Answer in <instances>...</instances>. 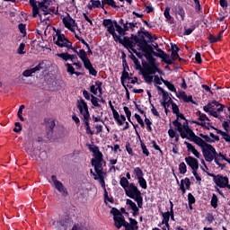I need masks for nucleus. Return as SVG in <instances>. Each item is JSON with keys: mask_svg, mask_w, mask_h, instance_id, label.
Masks as SVG:
<instances>
[{"mask_svg": "<svg viewBox=\"0 0 230 230\" xmlns=\"http://www.w3.org/2000/svg\"><path fill=\"white\" fill-rule=\"evenodd\" d=\"M172 125H173V127L176 128V130L179 132L181 139H188L190 137V136H191L192 134L195 133V132H193V129L190 128L188 120H186L182 124L180 121H178L177 119H175L172 121Z\"/></svg>", "mask_w": 230, "mask_h": 230, "instance_id": "f257e3e1", "label": "nucleus"}, {"mask_svg": "<svg viewBox=\"0 0 230 230\" xmlns=\"http://www.w3.org/2000/svg\"><path fill=\"white\" fill-rule=\"evenodd\" d=\"M81 116L82 120L84 121L86 128L91 127L89 124V120L91 119V113H89V106L87 105V102L84 100V98H80L77 100V105H76Z\"/></svg>", "mask_w": 230, "mask_h": 230, "instance_id": "f03ea898", "label": "nucleus"}, {"mask_svg": "<svg viewBox=\"0 0 230 230\" xmlns=\"http://www.w3.org/2000/svg\"><path fill=\"white\" fill-rule=\"evenodd\" d=\"M145 58L148 62H142V66L146 73H149V75H155L156 73L163 75V70H160L159 67H157L155 65V58L151 56H145Z\"/></svg>", "mask_w": 230, "mask_h": 230, "instance_id": "7ed1b4c3", "label": "nucleus"}, {"mask_svg": "<svg viewBox=\"0 0 230 230\" xmlns=\"http://www.w3.org/2000/svg\"><path fill=\"white\" fill-rule=\"evenodd\" d=\"M202 154L205 161L207 163H213L215 162V158L218 157V153L217 152V149L211 144H208L206 147L202 149Z\"/></svg>", "mask_w": 230, "mask_h": 230, "instance_id": "20e7f679", "label": "nucleus"}, {"mask_svg": "<svg viewBox=\"0 0 230 230\" xmlns=\"http://www.w3.org/2000/svg\"><path fill=\"white\" fill-rule=\"evenodd\" d=\"M56 35L58 37L55 41L56 46H58V48H66L67 49L72 48L73 42L69 41V40L66 38V35L61 33L60 30L56 31Z\"/></svg>", "mask_w": 230, "mask_h": 230, "instance_id": "39448f33", "label": "nucleus"}, {"mask_svg": "<svg viewBox=\"0 0 230 230\" xmlns=\"http://www.w3.org/2000/svg\"><path fill=\"white\" fill-rule=\"evenodd\" d=\"M103 164H106V162L103 161V156L92 158L91 164L93 166L94 172L97 175H106L105 172H103Z\"/></svg>", "mask_w": 230, "mask_h": 230, "instance_id": "423d86ee", "label": "nucleus"}, {"mask_svg": "<svg viewBox=\"0 0 230 230\" xmlns=\"http://www.w3.org/2000/svg\"><path fill=\"white\" fill-rule=\"evenodd\" d=\"M44 126L46 128L47 139H49V140L53 139L55 127H57V124L55 123V119L52 118H45L44 119Z\"/></svg>", "mask_w": 230, "mask_h": 230, "instance_id": "0eeeda50", "label": "nucleus"}, {"mask_svg": "<svg viewBox=\"0 0 230 230\" xmlns=\"http://www.w3.org/2000/svg\"><path fill=\"white\" fill-rule=\"evenodd\" d=\"M207 175H208V177H212L213 181L219 188H226L227 184H229V178H227V176H224L222 174L215 175L214 173H211L209 172H207Z\"/></svg>", "mask_w": 230, "mask_h": 230, "instance_id": "6e6552de", "label": "nucleus"}, {"mask_svg": "<svg viewBox=\"0 0 230 230\" xmlns=\"http://www.w3.org/2000/svg\"><path fill=\"white\" fill-rule=\"evenodd\" d=\"M128 197H129V199H134L138 208H143V196H141V190H139L138 188L131 187V190L128 193Z\"/></svg>", "mask_w": 230, "mask_h": 230, "instance_id": "1a4fd4ad", "label": "nucleus"}, {"mask_svg": "<svg viewBox=\"0 0 230 230\" xmlns=\"http://www.w3.org/2000/svg\"><path fill=\"white\" fill-rule=\"evenodd\" d=\"M51 179L56 190L61 193L62 197H67L69 195L67 189L64 187V183L57 179V175H52Z\"/></svg>", "mask_w": 230, "mask_h": 230, "instance_id": "9d476101", "label": "nucleus"}, {"mask_svg": "<svg viewBox=\"0 0 230 230\" xmlns=\"http://www.w3.org/2000/svg\"><path fill=\"white\" fill-rule=\"evenodd\" d=\"M63 24L65 28H67L72 33H75V29H77V31H80V29L78 28V23H76V21L73 19L71 16L68 15V17L63 18ZM74 27V28H73Z\"/></svg>", "mask_w": 230, "mask_h": 230, "instance_id": "9b49d317", "label": "nucleus"}, {"mask_svg": "<svg viewBox=\"0 0 230 230\" xmlns=\"http://www.w3.org/2000/svg\"><path fill=\"white\" fill-rule=\"evenodd\" d=\"M137 46L141 49L142 53H146L147 49L150 48V44H148V40L145 39V34H137Z\"/></svg>", "mask_w": 230, "mask_h": 230, "instance_id": "f8f14e48", "label": "nucleus"}, {"mask_svg": "<svg viewBox=\"0 0 230 230\" xmlns=\"http://www.w3.org/2000/svg\"><path fill=\"white\" fill-rule=\"evenodd\" d=\"M44 69V61L40 62L35 67L26 69L22 72V76H25L26 78L30 76H33L35 73H39V71Z\"/></svg>", "mask_w": 230, "mask_h": 230, "instance_id": "ddd939ff", "label": "nucleus"}, {"mask_svg": "<svg viewBox=\"0 0 230 230\" xmlns=\"http://www.w3.org/2000/svg\"><path fill=\"white\" fill-rule=\"evenodd\" d=\"M119 184L121 188H123L127 197H128V194L130 193V190H132V188H137V186H136L134 182L130 183L126 177L120 178Z\"/></svg>", "mask_w": 230, "mask_h": 230, "instance_id": "4468645a", "label": "nucleus"}, {"mask_svg": "<svg viewBox=\"0 0 230 230\" xmlns=\"http://www.w3.org/2000/svg\"><path fill=\"white\" fill-rule=\"evenodd\" d=\"M155 52L154 50V47H152V45H150V48L147 49V51L145 52V57H158V58H160V57H163V55H164L166 57V52H164V50L161 49H156Z\"/></svg>", "mask_w": 230, "mask_h": 230, "instance_id": "2eb2a0df", "label": "nucleus"}, {"mask_svg": "<svg viewBox=\"0 0 230 230\" xmlns=\"http://www.w3.org/2000/svg\"><path fill=\"white\" fill-rule=\"evenodd\" d=\"M187 139L192 143H195V145H198V146H200L201 150L208 145L200 137L195 135V133L190 136Z\"/></svg>", "mask_w": 230, "mask_h": 230, "instance_id": "dca6fc26", "label": "nucleus"}, {"mask_svg": "<svg viewBox=\"0 0 230 230\" xmlns=\"http://www.w3.org/2000/svg\"><path fill=\"white\" fill-rule=\"evenodd\" d=\"M115 42H119V44L123 45L126 49H128L130 46H132V40L128 36H124L123 39H121V36H119L116 40Z\"/></svg>", "mask_w": 230, "mask_h": 230, "instance_id": "f3484780", "label": "nucleus"}, {"mask_svg": "<svg viewBox=\"0 0 230 230\" xmlns=\"http://www.w3.org/2000/svg\"><path fill=\"white\" fill-rule=\"evenodd\" d=\"M185 163L191 170H199V160L193 156L185 157Z\"/></svg>", "mask_w": 230, "mask_h": 230, "instance_id": "a211bd4d", "label": "nucleus"}, {"mask_svg": "<svg viewBox=\"0 0 230 230\" xmlns=\"http://www.w3.org/2000/svg\"><path fill=\"white\" fill-rule=\"evenodd\" d=\"M178 97L182 99L184 103H192L193 105H197V102L193 100V96L186 94V92L184 91H180Z\"/></svg>", "mask_w": 230, "mask_h": 230, "instance_id": "6ab92c4d", "label": "nucleus"}, {"mask_svg": "<svg viewBox=\"0 0 230 230\" xmlns=\"http://www.w3.org/2000/svg\"><path fill=\"white\" fill-rule=\"evenodd\" d=\"M114 226L118 229L120 227H126L127 220H125V217L123 215L119 216L118 217H113Z\"/></svg>", "mask_w": 230, "mask_h": 230, "instance_id": "aec40b11", "label": "nucleus"}, {"mask_svg": "<svg viewBox=\"0 0 230 230\" xmlns=\"http://www.w3.org/2000/svg\"><path fill=\"white\" fill-rule=\"evenodd\" d=\"M129 223L126 221L125 230H138L139 226H137V220L129 217Z\"/></svg>", "mask_w": 230, "mask_h": 230, "instance_id": "412c9836", "label": "nucleus"}, {"mask_svg": "<svg viewBox=\"0 0 230 230\" xmlns=\"http://www.w3.org/2000/svg\"><path fill=\"white\" fill-rule=\"evenodd\" d=\"M29 3L32 8V17H37V15H40L39 13V5H37V0H29Z\"/></svg>", "mask_w": 230, "mask_h": 230, "instance_id": "4be33fe9", "label": "nucleus"}, {"mask_svg": "<svg viewBox=\"0 0 230 230\" xmlns=\"http://www.w3.org/2000/svg\"><path fill=\"white\" fill-rule=\"evenodd\" d=\"M89 150L90 152H93L94 159L103 157V154L100 151V147H98V146H90Z\"/></svg>", "mask_w": 230, "mask_h": 230, "instance_id": "5701e85b", "label": "nucleus"}, {"mask_svg": "<svg viewBox=\"0 0 230 230\" xmlns=\"http://www.w3.org/2000/svg\"><path fill=\"white\" fill-rule=\"evenodd\" d=\"M91 4H87L88 10H94L95 8H101L102 2L100 0H90Z\"/></svg>", "mask_w": 230, "mask_h": 230, "instance_id": "b1692460", "label": "nucleus"}, {"mask_svg": "<svg viewBox=\"0 0 230 230\" xmlns=\"http://www.w3.org/2000/svg\"><path fill=\"white\" fill-rule=\"evenodd\" d=\"M161 81L167 87V89L171 91V93H177V88H175V85L172 84L170 81L164 80L163 77H161Z\"/></svg>", "mask_w": 230, "mask_h": 230, "instance_id": "393cba45", "label": "nucleus"}, {"mask_svg": "<svg viewBox=\"0 0 230 230\" xmlns=\"http://www.w3.org/2000/svg\"><path fill=\"white\" fill-rule=\"evenodd\" d=\"M141 34H144L145 37L148 39L149 42H152V39H153L152 34L148 31L145 30L144 27H140L139 31H137V35H141Z\"/></svg>", "mask_w": 230, "mask_h": 230, "instance_id": "a878e982", "label": "nucleus"}, {"mask_svg": "<svg viewBox=\"0 0 230 230\" xmlns=\"http://www.w3.org/2000/svg\"><path fill=\"white\" fill-rule=\"evenodd\" d=\"M133 174L137 179V181L145 177V172H143V169L140 167H135L133 170Z\"/></svg>", "mask_w": 230, "mask_h": 230, "instance_id": "bb28decb", "label": "nucleus"}, {"mask_svg": "<svg viewBox=\"0 0 230 230\" xmlns=\"http://www.w3.org/2000/svg\"><path fill=\"white\" fill-rule=\"evenodd\" d=\"M142 76L146 82V84H152L154 82V76L150 75V74L145 70L142 71Z\"/></svg>", "mask_w": 230, "mask_h": 230, "instance_id": "cd10ccee", "label": "nucleus"}, {"mask_svg": "<svg viewBox=\"0 0 230 230\" xmlns=\"http://www.w3.org/2000/svg\"><path fill=\"white\" fill-rule=\"evenodd\" d=\"M107 31L108 33H110V35H111L113 37V40H116L119 35H118L116 33V26H114V24L112 25H110L108 28H107Z\"/></svg>", "mask_w": 230, "mask_h": 230, "instance_id": "c85d7f7f", "label": "nucleus"}, {"mask_svg": "<svg viewBox=\"0 0 230 230\" xmlns=\"http://www.w3.org/2000/svg\"><path fill=\"white\" fill-rule=\"evenodd\" d=\"M171 128L168 130V136L169 137H171V139H173L174 137V141L175 143H179V135L177 134V132L172 128V125H170Z\"/></svg>", "mask_w": 230, "mask_h": 230, "instance_id": "c756f323", "label": "nucleus"}, {"mask_svg": "<svg viewBox=\"0 0 230 230\" xmlns=\"http://www.w3.org/2000/svg\"><path fill=\"white\" fill-rule=\"evenodd\" d=\"M161 216L163 219L162 223L158 225V227H161V226H164V224L170 222V215L168 214V212H161Z\"/></svg>", "mask_w": 230, "mask_h": 230, "instance_id": "7c9ffc66", "label": "nucleus"}, {"mask_svg": "<svg viewBox=\"0 0 230 230\" xmlns=\"http://www.w3.org/2000/svg\"><path fill=\"white\" fill-rule=\"evenodd\" d=\"M114 26L119 37H125V35H127V33H125V31H123V27H121L116 20H114Z\"/></svg>", "mask_w": 230, "mask_h": 230, "instance_id": "2f4dec72", "label": "nucleus"}, {"mask_svg": "<svg viewBox=\"0 0 230 230\" xmlns=\"http://www.w3.org/2000/svg\"><path fill=\"white\" fill-rule=\"evenodd\" d=\"M129 58H131V60H133V62L135 64V69H137V71H140V69H142V67H141V63H139V60L137 59V58H136V56L131 53V55L129 56Z\"/></svg>", "mask_w": 230, "mask_h": 230, "instance_id": "473e14b6", "label": "nucleus"}, {"mask_svg": "<svg viewBox=\"0 0 230 230\" xmlns=\"http://www.w3.org/2000/svg\"><path fill=\"white\" fill-rule=\"evenodd\" d=\"M171 49H172V62H175V60H177V58H179V51H181V49H179V47H176V49H173V46H171Z\"/></svg>", "mask_w": 230, "mask_h": 230, "instance_id": "72a5a7b5", "label": "nucleus"}, {"mask_svg": "<svg viewBox=\"0 0 230 230\" xmlns=\"http://www.w3.org/2000/svg\"><path fill=\"white\" fill-rule=\"evenodd\" d=\"M111 111L115 121H117V125H119V127H121L123 125V121H121V119H119V113L116 110H111Z\"/></svg>", "mask_w": 230, "mask_h": 230, "instance_id": "f704fd0d", "label": "nucleus"}, {"mask_svg": "<svg viewBox=\"0 0 230 230\" xmlns=\"http://www.w3.org/2000/svg\"><path fill=\"white\" fill-rule=\"evenodd\" d=\"M160 58H162V62H164L167 66H172L173 64L172 58H170V55L168 54H166V56L162 55Z\"/></svg>", "mask_w": 230, "mask_h": 230, "instance_id": "c9c22d12", "label": "nucleus"}, {"mask_svg": "<svg viewBox=\"0 0 230 230\" xmlns=\"http://www.w3.org/2000/svg\"><path fill=\"white\" fill-rule=\"evenodd\" d=\"M77 56L82 60V62H85V60H88L89 58L87 57V53L85 52V49H81L79 50V53H77Z\"/></svg>", "mask_w": 230, "mask_h": 230, "instance_id": "e433bc0d", "label": "nucleus"}, {"mask_svg": "<svg viewBox=\"0 0 230 230\" xmlns=\"http://www.w3.org/2000/svg\"><path fill=\"white\" fill-rule=\"evenodd\" d=\"M210 206H212L214 209H217V208H218V197H217V194H212Z\"/></svg>", "mask_w": 230, "mask_h": 230, "instance_id": "4c0bfd02", "label": "nucleus"}, {"mask_svg": "<svg viewBox=\"0 0 230 230\" xmlns=\"http://www.w3.org/2000/svg\"><path fill=\"white\" fill-rule=\"evenodd\" d=\"M100 99L94 95H91V103L93 105V107H98L99 109H102V104H100Z\"/></svg>", "mask_w": 230, "mask_h": 230, "instance_id": "58836bf2", "label": "nucleus"}, {"mask_svg": "<svg viewBox=\"0 0 230 230\" xmlns=\"http://www.w3.org/2000/svg\"><path fill=\"white\" fill-rule=\"evenodd\" d=\"M140 146H141L142 154L146 155V157L150 156V151H148V148H146V145L143 143V140H140Z\"/></svg>", "mask_w": 230, "mask_h": 230, "instance_id": "ea45409f", "label": "nucleus"}, {"mask_svg": "<svg viewBox=\"0 0 230 230\" xmlns=\"http://www.w3.org/2000/svg\"><path fill=\"white\" fill-rule=\"evenodd\" d=\"M95 85L97 87V91L99 92V98H102V96H103V89L102 88L103 83H102V81H95Z\"/></svg>", "mask_w": 230, "mask_h": 230, "instance_id": "a19ab883", "label": "nucleus"}, {"mask_svg": "<svg viewBox=\"0 0 230 230\" xmlns=\"http://www.w3.org/2000/svg\"><path fill=\"white\" fill-rule=\"evenodd\" d=\"M97 175H98L99 182L102 188L103 189L104 192L107 191V188L105 187V177L103 176L105 174H97Z\"/></svg>", "mask_w": 230, "mask_h": 230, "instance_id": "79ce46f5", "label": "nucleus"}, {"mask_svg": "<svg viewBox=\"0 0 230 230\" xmlns=\"http://www.w3.org/2000/svg\"><path fill=\"white\" fill-rule=\"evenodd\" d=\"M137 182H138L140 188H142V190H146V188H148V184L146 183V180L145 179V176L138 179Z\"/></svg>", "mask_w": 230, "mask_h": 230, "instance_id": "37998d69", "label": "nucleus"}, {"mask_svg": "<svg viewBox=\"0 0 230 230\" xmlns=\"http://www.w3.org/2000/svg\"><path fill=\"white\" fill-rule=\"evenodd\" d=\"M128 76H129V74L127 72V70H123L122 75L120 76V82L123 87H125V82H127V78H128Z\"/></svg>", "mask_w": 230, "mask_h": 230, "instance_id": "c03bdc74", "label": "nucleus"}, {"mask_svg": "<svg viewBox=\"0 0 230 230\" xmlns=\"http://www.w3.org/2000/svg\"><path fill=\"white\" fill-rule=\"evenodd\" d=\"M177 13L181 16V21H184V17H186V12L182 6L179 5L177 7Z\"/></svg>", "mask_w": 230, "mask_h": 230, "instance_id": "a18cd8bd", "label": "nucleus"}, {"mask_svg": "<svg viewBox=\"0 0 230 230\" xmlns=\"http://www.w3.org/2000/svg\"><path fill=\"white\" fill-rule=\"evenodd\" d=\"M179 172H180V173H181V175H184V173H186V172H188V166H186V164L184 162H181L179 164Z\"/></svg>", "mask_w": 230, "mask_h": 230, "instance_id": "49530a36", "label": "nucleus"}, {"mask_svg": "<svg viewBox=\"0 0 230 230\" xmlns=\"http://www.w3.org/2000/svg\"><path fill=\"white\" fill-rule=\"evenodd\" d=\"M57 57H58L59 58H62V60H65V62H67V60H70V54L67 52L58 53Z\"/></svg>", "mask_w": 230, "mask_h": 230, "instance_id": "de8ad7c7", "label": "nucleus"}, {"mask_svg": "<svg viewBox=\"0 0 230 230\" xmlns=\"http://www.w3.org/2000/svg\"><path fill=\"white\" fill-rule=\"evenodd\" d=\"M37 6L39 10L48 9L49 6L48 5L46 0H42L41 2H37Z\"/></svg>", "mask_w": 230, "mask_h": 230, "instance_id": "09e8293b", "label": "nucleus"}, {"mask_svg": "<svg viewBox=\"0 0 230 230\" xmlns=\"http://www.w3.org/2000/svg\"><path fill=\"white\" fill-rule=\"evenodd\" d=\"M126 204L127 206H129L130 209H132V211L138 209L139 208H137V205H136V203L134 201H132V199H127L126 200Z\"/></svg>", "mask_w": 230, "mask_h": 230, "instance_id": "8fccbe9b", "label": "nucleus"}, {"mask_svg": "<svg viewBox=\"0 0 230 230\" xmlns=\"http://www.w3.org/2000/svg\"><path fill=\"white\" fill-rule=\"evenodd\" d=\"M104 202L107 205V202H110L111 204H114V198L109 197V192L107 190L104 191Z\"/></svg>", "mask_w": 230, "mask_h": 230, "instance_id": "3c124183", "label": "nucleus"}, {"mask_svg": "<svg viewBox=\"0 0 230 230\" xmlns=\"http://www.w3.org/2000/svg\"><path fill=\"white\" fill-rule=\"evenodd\" d=\"M212 103H214V105L216 106V107H219L218 109H217V112H223L224 111V109H226V105H224V104H222V103H220V102H217V101H212Z\"/></svg>", "mask_w": 230, "mask_h": 230, "instance_id": "603ef678", "label": "nucleus"}, {"mask_svg": "<svg viewBox=\"0 0 230 230\" xmlns=\"http://www.w3.org/2000/svg\"><path fill=\"white\" fill-rule=\"evenodd\" d=\"M145 123L146 125V130L147 132H152L154 129L152 128V121H150V119L146 118V115L145 117Z\"/></svg>", "mask_w": 230, "mask_h": 230, "instance_id": "864d4df0", "label": "nucleus"}, {"mask_svg": "<svg viewBox=\"0 0 230 230\" xmlns=\"http://www.w3.org/2000/svg\"><path fill=\"white\" fill-rule=\"evenodd\" d=\"M151 143L153 144V148H155V150H157L159 152V155L163 156L164 155L163 150L161 149L159 145H157V142H155V140H151Z\"/></svg>", "mask_w": 230, "mask_h": 230, "instance_id": "5fc2aeb1", "label": "nucleus"}, {"mask_svg": "<svg viewBox=\"0 0 230 230\" xmlns=\"http://www.w3.org/2000/svg\"><path fill=\"white\" fill-rule=\"evenodd\" d=\"M111 214L113 215V218H116V217H121V212L116 208H111Z\"/></svg>", "mask_w": 230, "mask_h": 230, "instance_id": "6e6d98bb", "label": "nucleus"}, {"mask_svg": "<svg viewBox=\"0 0 230 230\" xmlns=\"http://www.w3.org/2000/svg\"><path fill=\"white\" fill-rule=\"evenodd\" d=\"M134 118L137 119V124L140 125V127L145 128V122L143 121V119L141 116L137 113H135Z\"/></svg>", "mask_w": 230, "mask_h": 230, "instance_id": "4d7b16f0", "label": "nucleus"}, {"mask_svg": "<svg viewBox=\"0 0 230 230\" xmlns=\"http://www.w3.org/2000/svg\"><path fill=\"white\" fill-rule=\"evenodd\" d=\"M164 15L165 19H167L168 21H173V17H172V15H170V7H168V6L165 7Z\"/></svg>", "mask_w": 230, "mask_h": 230, "instance_id": "13d9d810", "label": "nucleus"}, {"mask_svg": "<svg viewBox=\"0 0 230 230\" xmlns=\"http://www.w3.org/2000/svg\"><path fill=\"white\" fill-rule=\"evenodd\" d=\"M112 24H114V20L112 21V19H104L102 21V26H104V28H109V26Z\"/></svg>", "mask_w": 230, "mask_h": 230, "instance_id": "bf43d9fd", "label": "nucleus"}, {"mask_svg": "<svg viewBox=\"0 0 230 230\" xmlns=\"http://www.w3.org/2000/svg\"><path fill=\"white\" fill-rule=\"evenodd\" d=\"M181 181H183V186L185 184V190H190L191 181H190V178L186 177L185 179L181 180Z\"/></svg>", "mask_w": 230, "mask_h": 230, "instance_id": "052dcab7", "label": "nucleus"}, {"mask_svg": "<svg viewBox=\"0 0 230 230\" xmlns=\"http://www.w3.org/2000/svg\"><path fill=\"white\" fill-rule=\"evenodd\" d=\"M199 137H202V139H205V143H215V140L209 137L208 135L200 133Z\"/></svg>", "mask_w": 230, "mask_h": 230, "instance_id": "680f3d73", "label": "nucleus"}, {"mask_svg": "<svg viewBox=\"0 0 230 230\" xmlns=\"http://www.w3.org/2000/svg\"><path fill=\"white\" fill-rule=\"evenodd\" d=\"M25 48H26V44L21 43L17 49L18 55H24L26 53V51H24Z\"/></svg>", "mask_w": 230, "mask_h": 230, "instance_id": "e2e57ef3", "label": "nucleus"}, {"mask_svg": "<svg viewBox=\"0 0 230 230\" xmlns=\"http://www.w3.org/2000/svg\"><path fill=\"white\" fill-rule=\"evenodd\" d=\"M18 30L20 33H22V35H26V24L24 23L18 24Z\"/></svg>", "mask_w": 230, "mask_h": 230, "instance_id": "0e129e2a", "label": "nucleus"}, {"mask_svg": "<svg viewBox=\"0 0 230 230\" xmlns=\"http://www.w3.org/2000/svg\"><path fill=\"white\" fill-rule=\"evenodd\" d=\"M66 71L67 73H69L70 75H75V67L73 66V65L66 63Z\"/></svg>", "mask_w": 230, "mask_h": 230, "instance_id": "69168bd1", "label": "nucleus"}, {"mask_svg": "<svg viewBox=\"0 0 230 230\" xmlns=\"http://www.w3.org/2000/svg\"><path fill=\"white\" fill-rule=\"evenodd\" d=\"M126 150H127L128 155H131V157H133L134 150H132V147L130 146V143L129 142L126 143Z\"/></svg>", "mask_w": 230, "mask_h": 230, "instance_id": "338daca9", "label": "nucleus"}, {"mask_svg": "<svg viewBox=\"0 0 230 230\" xmlns=\"http://www.w3.org/2000/svg\"><path fill=\"white\" fill-rule=\"evenodd\" d=\"M208 40L210 44H215V42H218V40H220V38H217L215 35L209 34Z\"/></svg>", "mask_w": 230, "mask_h": 230, "instance_id": "774afa93", "label": "nucleus"}]
</instances>
